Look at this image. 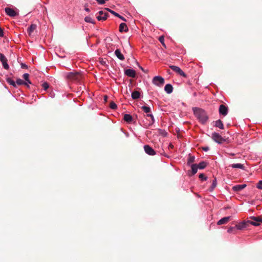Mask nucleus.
Segmentation results:
<instances>
[{
    "label": "nucleus",
    "instance_id": "nucleus-25",
    "mask_svg": "<svg viewBox=\"0 0 262 262\" xmlns=\"http://www.w3.org/2000/svg\"><path fill=\"white\" fill-rule=\"evenodd\" d=\"M195 157L193 156L189 155L188 159L187 164L190 165L191 163L194 162Z\"/></svg>",
    "mask_w": 262,
    "mask_h": 262
},
{
    "label": "nucleus",
    "instance_id": "nucleus-33",
    "mask_svg": "<svg viewBox=\"0 0 262 262\" xmlns=\"http://www.w3.org/2000/svg\"><path fill=\"white\" fill-rule=\"evenodd\" d=\"M16 83L18 85H21V84L27 85V83L25 81H23V80H21L20 79H18L16 80Z\"/></svg>",
    "mask_w": 262,
    "mask_h": 262
},
{
    "label": "nucleus",
    "instance_id": "nucleus-34",
    "mask_svg": "<svg viewBox=\"0 0 262 262\" xmlns=\"http://www.w3.org/2000/svg\"><path fill=\"white\" fill-rule=\"evenodd\" d=\"M235 227H230L228 229V232L229 233H233L234 234L235 233Z\"/></svg>",
    "mask_w": 262,
    "mask_h": 262
},
{
    "label": "nucleus",
    "instance_id": "nucleus-41",
    "mask_svg": "<svg viewBox=\"0 0 262 262\" xmlns=\"http://www.w3.org/2000/svg\"><path fill=\"white\" fill-rule=\"evenodd\" d=\"M4 36V31L2 28L0 27V37Z\"/></svg>",
    "mask_w": 262,
    "mask_h": 262
},
{
    "label": "nucleus",
    "instance_id": "nucleus-13",
    "mask_svg": "<svg viewBox=\"0 0 262 262\" xmlns=\"http://www.w3.org/2000/svg\"><path fill=\"white\" fill-rule=\"evenodd\" d=\"M228 107L223 104H221L219 107V113L221 115L226 116L228 113Z\"/></svg>",
    "mask_w": 262,
    "mask_h": 262
},
{
    "label": "nucleus",
    "instance_id": "nucleus-1",
    "mask_svg": "<svg viewBox=\"0 0 262 262\" xmlns=\"http://www.w3.org/2000/svg\"><path fill=\"white\" fill-rule=\"evenodd\" d=\"M194 115L200 122L204 124L208 119V116L206 112L203 109L195 107L193 108Z\"/></svg>",
    "mask_w": 262,
    "mask_h": 262
},
{
    "label": "nucleus",
    "instance_id": "nucleus-6",
    "mask_svg": "<svg viewBox=\"0 0 262 262\" xmlns=\"http://www.w3.org/2000/svg\"><path fill=\"white\" fill-rule=\"evenodd\" d=\"M169 68L180 75L186 77V74L179 67L175 66H170Z\"/></svg>",
    "mask_w": 262,
    "mask_h": 262
},
{
    "label": "nucleus",
    "instance_id": "nucleus-29",
    "mask_svg": "<svg viewBox=\"0 0 262 262\" xmlns=\"http://www.w3.org/2000/svg\"><path fill=\"white\" fill-rule=\"evenodd\" d=\"M7 81L8 83H9L10 85H13L14 87L16 86V84L15 81L13 80H12L11 78H8L7 79Z\"/></svg>",
    "mask_w": 262,
    "mask_h": 262
},
{
    "label": "nucleus",
    "instance_id": "nucleus-24",
    "mask_svg": "<svg viewBox=\"0 0 262 262\" xmlns=\"http://www.w3.org/2000/svg\"><path fill=\"white\" fill-rule=\"evenodd\" d=\"M230 166L233 168H240L242 169H244V166L243 164L237 163V164H233L230 165Z\"/></svg>",
    "mask_w": 262,
    "mask_h": 262
},
{
    "label": "nucleus",
    "instance_id": "nucleus-3",
    "mask_svg": "<svg viewBox=\"0 0 262 262\" xmlns=\"http://www.w3.org/2000/svg\"><path fill=\"white\" fill-rule=\"evenodd\" d=\"M211 138L214 141L219 144H221L225 141V139H224L219 133L216 132H214L212 134Z\"/></svg>",
    "mask_w": 262,
    "mask_h": 262
},
{
    "label": "nucleus",
    "instance_id": "nucleus-38",
    "mask_svg": "<svg viewBox=\"0 0 262 262\" xmlns=\"http://www.w3.org/2000/svg\"><path fill=\"white\" fill-rule=\"evenodd\" d=\"M159 40L160 42L162 44V45L165 47V45L164 43V38L163 36H160L159 37Z\"/></svg>",
    "mask_w": 262,
    "mask_h": 262
},
{
    "label": "nucleus",
    "instance_id": "nucleus-48",
    "mask_svg": "<svg viewBox=\"0 0 262 262\" xmlns=\"http://www.w3.org/2000/svg\"><path fill=\"white\" fill-rule=\"evenodd\" d=\"M85 10L87 12H89L90 11V9L88 8H85Z\"/></svg>",
    "mask_w": 262,
    "mask_h": 262
},
{
    "label": "nucleus",
    "instance_id": "nucleus-46",
    "mask_svg": "<svg viewBox=\"0 0 262 262\" xmlns=\"http://www.w3.org/2000/svg\"><path fill=\"white\" fill-rule=\"evenodd\" d=\"M26 82L27 83V85H26L28 88L29 87V85L28 84H31V81H30V80L29 79V81H26Z\"/></svg>",
    "mask_w": 262,
    "mask_h": 262
},
{
    "label": "nucleus",
    "instance_id": "nucleus-30",
    "mask_svg": "<svg viewBox=\"0 0 262 262\" xmlns=\"http://www.w3.org/2000/svg\"><path fill=\"white\" fill-rule=\"evenodd\" d=\"M146 116L148 117H150V118L151 119V120L149 121L148 125H152L154 123V118L153 115H151V114H147Z\"/></svg>",
    "mask_w": 262,
    "mask_h": 262
},
{
    "label": "nucleus",
    "instance_id": "nucleus-26",
    "mask_svg": "<svg viewBox=\"0 0 262 262\" xmlns=\"http://www.w3.org/2000/svg\"><path fill=\"white\" fill-rule=\"evenodd\" d=\"M216 185H217V183H216V179H214V180H213V182L212 183V185L209 188L210 191H213V189L216 187Z\"/></svg>",
    "mask_w": 262,
    "mask_h": 262
},
{
    "label": "nucleus",
    "instance_id": "nucleus-11",
    "mask_svg": "<svg viewBox=\"0 0 262 262\" xmlns=\"http://www.w3.org/2000/svg\"><path fill=\"white\" fill-rule=\"evenodd\" d=\"M37 25L36 24H32L28 28L27 32L30 37L33 36V33L36 30Z\"/></svg>",
    "mask_w": 262,
    "mask_h": 262
},
{
    "label": "nucleus",
    "instance_id": "nucleus-4",
    "mask_svg": "<svg viewBox=\"0 0 262 262\" xmlns=\"http://www.w3.org/2000/svg\"><path fill=\"white\" fill-rule=\"evenodd\" d=\"M152 83L158 86H162L164 83V79L160 76H155L152 79Z\"/></svg>",
    "mask_w": 262,
    "mask_h": 262
},
{
    "label": "nucleus",
    "instance_id": "nucleus-18",
    "mask_svg": "<svg viewBox=\"0 0 262 262\" xmlns=\"http://www.w3.org/2000/svg\"><path fill=\"white\" fill-rule=\"evenodd\" d=\"M128 31V27L126 24L125 23H121L119 25V31L120 32H127Z\"/></svg>",
    "mask_w": 262,
    "mask_h": 262
},
{
    "label": "nucleus",
    "instance_id": "nucleus-17",
    "mask_svg": "<svg viewBox=\"0 0 262 262\" xmlns=\"http://www.w3.org/2000/svg\"><path fill=\"white\" fill-rule=\"evenodd\" d=\"M246 187V184L237 185L234 186L232 187V189L234 191L238 192V191L242 190V189H243L244 188H245Z\"/></svg>",
    "mask_w": 262,
    "mask_h": 262
},
{
    "label": "nucleus",
    "instance_id": "nucleus-7",
    "mask_svg": "<svg viewBox=\"0 0 262 262\" xmlns=\"http://www.w3.org/2000/svg\"><path fill=\"white\" fill-rule=\"evenodd\" d=\"M0 61L2 62L3 67L5 69L8 70L9 66L7 63V59L6 56L2 53H0Z\"/></svg>",
    "mask_w": 262,
    "mask_h": 262
},
{
    "label": "nucleus",
    "instance_id": "nucleus-28",
    "mask_svg": "<svg viewBox=\"0 0 262 262\" xmlns=\"http://www.w3.org/2000/svg\"><path fill=\"white\" fill-rule=\"evenodd\" d=\"M141 108L146 113H148L150 112L151 109L150 107L147 106H142Z\"/></svg>",
    "mask_w": 262,
    "mask_h": 262
},
{
    "label": "nucleus",
    "instance_id": "nucleus-36",
    "mask_svg": "<svg viewBox=\"0 0 262 262\" xmlns=\"http://www.w3.org/2000/svg\"><path fill=\"white\" fill-rule=\"evenodd\" d=\"M199 178L202 181H205L207 180V177H205L203 173H200Z\"/></svg>",
    "mask_w": 262,
    "mask_h": 262
},
{
    "label": "nucleus",
    "instance_id": "nucleus-8",
    "mask_svg": "<svg viewBox=\"0 0 262 262\" xmlns=\"http://www.w3.org/2000/svg\"><path fill=\"white\" fill-rule=\"evenodd\" d=\"M5 10L6 14L9 16L15 17L18 15V13H17L14 9L11 8L6 7Z\"/></svg>",
    "mask_w": 262,
    "mask_h": 262
},
{
    "label": "nucleus",
    "instance_id": "nucleus-40",
    "mask_svg": "<svg viewBox=\"0 0 262 262\" xmlns=\"http://www.w3.org/2000/svg\"><path fill=\"white\" fill-rule=\"evenodd\" d=\"M29 75L27 73H25L23 75V78L25 79L26 81H29Z\"/></svg>",
    "mask_w": 262,
    "mask_h": 262
},
{
    "label": "nucleus",
    "instance_id": "nucleus-27",
    "mask_svg": "<svg viewBox=\"0 0 262 262\" xmlns=\"http://www.w3.org/2000/svg\"><path fill=\"white\" fill-rule=\"evenodd\" d=\"M206 165L207 163L204 161H202L198 165V168L201 169H204L206 167Z\"/></svg>",
    "mask_w": 262,
    "mask_h": 262
},
{
    "label": "nucleus",
    "instance_id": "nucleus-9",
    "mask_svg": "<svg viewBox=\"0 0 262 262\" xmlns=\"http://www.w3.org/2000/svg\"><path fill=\"white\" fill-rule=\"evenodd\" d=\"M98 13L99 15L97 16L98 20H105L107 19L108 15L107 13L104 12L103 11H100Z\"/></svg>",
    "mask_w": 262,
    "mask_h": 262
},
{
    "label": "nucleus",
    "instance_id": "nucleus-51",
    "mask_svg": "<svg viewBox=\"0 0 262 262\" xmlns=\"http://www.w3.org/2000/svg\"><path fill=\"white\" fill-rule=\"evenodd\" d=\"M105 63V62H102L101 64Z\"/></svg>",
    "mask_w": 262,
    "mask_h": 262
},
{
    "label": "nucleus",
    "instance_id": "nucleus-20",
    "mask_svg": "<svg viewBox=\"0 0 262 262\" xmlns=\"http://www.w3.org/2000/svg\"><path fill=\"white\" fill-rule=\"evenodd\" d=\"M214 126L222 129L224 128L223 123L221 120H218L215 121Z\"/></svg>",
    "mask_w": 262,
    "mask_h": 262
},
{
    "label": "nucleus",
    "instance_id": "nucleus-47",
    "mask_svg": "<svg viewBox=\"0 0 262 262\" xmlns=\"http://www.w3.org/2000/svg\"><path fill=\"white\" fill-rule=\"evenodd\" d=\"M107 98H108V97H107V96H104V100L105 102L107 101Z\"/></svg>",
    "mask_w": 262,
    "mask_h": 262
},
{
    "label": "nucleus",
    "instance_id": "nucleus-14",
    "mask_svg": "<svg viewBox=\"0 0 262 262\" xmlns=\"http://www.w3.org/2000/svg\"><path fill=\"white\" fill-rule=\"evenodd\" d=\"M249 226V223H247V221H244L237 224L235 227L238 230H242L245 228H247Z\"/></svg>",
    "mask_w": 262,
    "mask_h": 262
},
{
    "label": "nucleus",
    "instance_id": "nucleus-35",
    "mask_svg": "<svg viewBox=\"0 0 262 262\" xmlns=\"http://www.w3.org/2000/svg\"><path fill=\"white\" fill-rule=\"evenodd\" d=\"M105 10L109 11L110 12H111L112 14H113V15H114L115 16H117L118 15H119V14L115 12V11L112 10L111 9H109V8H105Z\"/></svg>",
    "mask_w": 262,
    "mask_h": 262
},
{
    "label": "nucleus",
    "instance_id": "nucleus-16",
    "mask_svg": "<svg viewBox=\"0 0 262 262\" xmlns=\"http://www.w3.org/2000/svg\"><path fill=\"white\" fill-rule=\"evenodd\" d=\"M230 219H231L230 216L224 217L221 219V220H220L217 222V224L218 225L226 224L230 220Z\"/></svg>",
    "mask_w": 262,
    "mask_h": 262
},
{
    "label": "nucleus",
    "instance_id": "nucleus-22",
    "mask_svg": "<svg viewBox=\"0 0 262 262\" xmlns=\"http://www.w3.org/2000/svg\"><path fill=\"white\" fill-rule=\"evenodd\" d=\"M123 119L127 122H131L133 120V117L130 115L125 114L123 116Z\"/></svg>",
    "mask_w": 262,
    "mask_h": 262
},
{
    "label": "nucleus",
    "instance_id": "nucleus-50",
    "mask_svg": "<svg viewBox=\"0 0 262 262\" xmlns=\"http://www.w3.org/2000/svg\"><path fill=\"white\" fill-rule=\"evenodd\" d=\"M105 63V62H102L101 64Z\"/></svg>",
    "mask_w": 262,
    "mask_h": 262
},
{
    "label": "nucleus",
    "instance_id": "nucleus-21",
    "mask_svg": "<svg viewBox=\"0 0 262 262\" xmlns=\"http://www.w3.org/2000/svg\"><path fill=\"white\" fill-rule=\"evenodd\" d=\"M115 54L120 60H123L124 59V57L123 55V54L121 53L120 50L117 49L115 51Z\"/></svg>",
    "mask_w": 262,
    "mask_h": 262
},
{
    "label": "nucleus",
    "instance_id": "nucleus-43",
    "mask_svg": "<svg viewBox=\"0 0 262 262\" xmlns=\"http://www.w3.org/2000/svg\"><path fill=\"white\" fill-rule=\"evenodd\" d=\"M21 68H23V69L27 68V66L26 64L22 63L21 64Z\"/></svg>",
    "mask_w": 262,
    "mask_h": 262
},
{
    "label": "nucleus",
    "instance_id": "nucleus-15",
    "mask_svg": "<svg viewBox=\"0 0 262 262\" xmlns=\"http://www.w3.org/2000/svg\"><path fill=\"white\" fill-rule=\"evenodd\" d=\"M191 172H190L189 171H188L189 176H193V175L195 174L197 172L198 169V164H192L191 165Z\"/></svg>",
    "mask_w": 262,
    "mask_h": 262
},
{
    "label": "nucleus",
    "instance_id": "nucleus-52",
    "mask_svg": "<svg viewBox=\"0 0 262 262\" xmlns=\"http://www.w3.org/2000/svg\"><path fill=\"white\" fill-rule=\"evenodd\" d=\"M105 63V62H102L101 64Z\"/></svg>",
    "mask_w": 262,
    "mask_h": 262
},
{
    "label": "nucleus",
    "instance_id": "nucleus-10",
    "mask_svg": "<svg viewBox=\"0 0 262 262\" xmlns=\"http://www.w3.org/2000/svg\"><path fill=\"white\" fill-rule=\"evenodd\" d=\"M144 149L145 152L149 155L154 156L156 154V152L153 148L148 145H144Z\"/></svg>",
    "mask_w": 262,
    "mask_h": 262
},
{
    "label": "nucleus",
    "instance_id": "nucleus-37",
    "mask_svg": "<svg viewBox=\"0 0 262 262\" xmlns=\"http://www.w3.org/2000/svg\"><path fill=\"white\" fill-rule=\"evenodd\" d=\"M42 88H43V89L45 90H47L49 88V84L47 82H44L42 84Z\"/></svg>",
    "mask_w": 262,
    "mask_h": 262
},
{
    "label": "nucleus",
    "instance_id": "nucleus-39",
    "mask_svg": "<svg viewBox=\"0 0 262 262\" xmlns=\"http://www.w3.org/2000/svg\"><path fill=\"white\" fill-rule=\"evenodd\" d=\"M256 187L259 189H262V181H259L257 184Z\"/></svg>",
    "mask_w": 262,
    "mask_h": 262
},
{
    "label": "nucleus",
    "instance_id": "nucleus-19",
    "mask_svg": "<svg viewBox=\"0 0 262 262\" xmlns=\"http://www.w3.org/2000/svg\"><path fill=\"white\" fill-rule=\"evenodd\" d=\"M164 90L167 94H170L173 91V87L170 84H167L164 87Z\"/></svg>",
    "mask_w": 262,
    "mask_h": 262
},
{
    "label": "nucleus",
    "instance_id": "nucleus-42",
    "mask_svg": "<svg viewBox=\"0 0 262 262\" xmlns=\"http://www.w3.org/2000/svg\"><path fill=\"white\" fill-rule=\"evenodd\" d=\"M117 17H119V18H120L121 19H122L123 21H126V19L124 17H123V16H122L120 15H119V14Z\"/></svg>",
    "mask_w": 262,
    "mask_h": 262
},
{
    "label": "nucleus",
    "instance_id": "nucleus-32",
    "mask_svg": "<svg viewBox=\"0 0 262 262\" xmlns=\"http://www.w3.org/2000/svg\"><path fill=\"white\" fill-rule=\"evenodd\" d=\"M110 107L113 110H115L117 108V106L114 102L111 101L110 104Z\"/></svg>",
    "mask_w": 262,
    "mask_h": 262
},
{
    "label": "nucleus",
    "instance_id": "nucleus-23",
    "mask_svg": "<svg viewBox=\"0 0 262 262\" xmlns=\"http://www.w3.org/2000/svg\"><path fill=\"white\" fill-rule=\"evenodd\" d=\"M140 97V93L139 92L135 91L132 93V97L133 99H137Z\"/></svg>",
    "mask_w": 262,
    "mask_h": 262
},
{
    "label": "nucleus",
    "instance_id": "nucleus-31",
    "mask_svg": "<svg viewBox=\"0 0 262 262\" xmlns=\"http://www.w3.org/2000/svg\"><path fill=\"white\" fill-rule=\"evenodd\" d=\"M84 20L87 23L95 24L94 20L90 16H86L84 18Z\"/></svg>",
    "mask_w": 262,
    "mask_h": 262
},
{
    "label": "nucleus",
    "instance_id": "nucleus-12",
    "mask_svg": "<svg viewBox=\"0 0 262 262\" xmlns=\"http://www.w3.org/2000/svg\"><path fill=\"white\" fill-rule=\"evenodd\" d=\"M124 73L126 76L132 78H135L136 76V71L130 69L125 70Z\"/></svg>",
    "mask_w": 262,
    "mask_h": 262
},
{
    "label": "nucleus",
    "instance_id": "nucleus-45",
    "mask_svg": "<svg viewBox=\"0 0 262 262\" xmlns=\"http://www.w3.org/2000/svg\"><path fill=\"white\" fill-rule=\"evenodd\" d=\"M174 147L173 145L172 144H170L168 146V148L170 149H172Z\"/></svg>",
    "mask_w": 262,
    "mask_h": 262
},
{
    "label": "nucleus",
    "instance_id": "nucleus-44",
    "mask_svg": "<svg viewBox=\"0 0 262 262\" xmlns=\"http://www.w3.org/2000/svg\"><path fill=\"white\" fill-rule=\"evenodd\" d=\"M202 149H203V150L206 151L209 150V148L208 147L206 146V147H203Z\"/></svg>",
    "mask_w": 262,
    "mask_h": 262
},
{
    "label": "nucleus",
    "instance_id": "nucleus-49",
    "mask_svg": "<svg viewBox=\"0 0 262 262\" xmlns=\"http://www.w3.org/2000/svg\"><path fill=\"white\" fill-rule=\"evenodd\" d=\"M140 68L143 71H144L143 68L142 67H140Z\"/></svg>",
    "mask_w": 262,
    "mask_h": 262
},
{
    "label": "nucleus",
    "instance_id": "nucleus-2",
    "mask_svg": "<svg viewBox=\"0 0 262 262\" xmlns=\"http://www.w3.org/2000/svg\"><path fill=\"white\" fill-rule=\"evenodd\" d=\"M68 79L73 81H79L81 79V75L78 72H69L67 74Z\"/></svg>",
    "mask_w": 262,
    "mask_h": 262
},
{
    "label": "nucleus",
    "instance_id": "nucleus-5",
    "mask_svg": "<svg viewBox=\"0 0 262 262\" xmlns=\"http://www.w3.org/2000/svg\"><path fill=\"white\" fill-rule=\"evenodd\" d=\"M251 219L253 221H247V223L249 225H252L255 226H258L260 225V223H262V219L258 217L252 216Z\"/></svg>",
    "mask_w": 262,
    "mask_h": 262
}]
</instances>
